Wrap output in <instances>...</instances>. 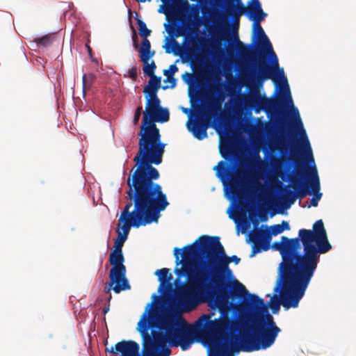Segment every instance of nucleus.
<instances>
[{
  "label": "nucleus",
  "mask_w": 356,
  "mask_h": 356,
  "mask_svg": "<svg viewBox=\"0 0 356 356\" xmlns=\"http://www.w3.org/2000/svg\"><path fill=\"white\" fill-rule=\"evenodd\" d=\"M124 257L122 251L113 250L109 254V263L112 268L109 272L110 281L108 286L105 287V292L109 293L111 289L115 293L122 291L129 290L131 286L126 277L127 269L124 265Z\"/></svg>",
  "instance_id": "nucleus-9"
},
{
  "label": "nucleus",
  "mask_w": 356,
  "mask_h": 356,
  "mask_svg": "<svg viewBox=\"0 0 356 356\" xmlns=\"http://www.w3.org/2000/svg\"><path fill=\"white\" fill-rule=\"evenodd\" d=\"M142 124L138 136V150L134 158L135 170L160 175L153 164L162 163L165 144L161 140L159 129L156 122L164 123L169 120L168 108L161 106V100L147 101L143 112Z\"/></svg>",
  "instance_id": "nucleus-4"
},
{
  "label": "nucleus",
  "mask_w": 356,
  "mask_h": 356,
  "mask_svg": "<svg viewBox=\"0 0 356 356\" xmlns=\"http://www.w3.org/2000/svg\"><path fill=\"white\" fill-rule=\"evenodd\" d=\"M154 274L158 276L160 282L159 290L167 286L172 279V275L170 273V269L167 268L156 270Z\"/></svg>",
  "instance_id": "nucleus-15"
},
{
  "label": "nucleus",
  "mask_w": 356,
  "mask_h": 356,
  "mask_svg": "<svg viewBox=\"0 0 356 356\" xmlns=\"http://www.w3.org/2000/svg\"><path fill=\"white\" fill-rule=\"evenodd\" d=\"M216 80L220 83L215 88L218 97L209 104L207 110H202L195 120H188L187 122V128L189 131L195 138L200 140L207 137V129L212 125V123L219 124L222 118V103L225 98V94L222 92L224 84L220 82V78L217 77Z\"/></svg>",
  "instance_id": "nucleus-7"
},
{
  "label": "nucleus",
  "mask_w": 356,
  "mask_h": 356,
  "mask_svg": "<svg viewBox=\"0 0 356 356\" xmlns=\"http://www.w3.org/2000/svg\"><path fill=\"white\" fill-rule=\"evenodd\" d=\"M199 8L197 4H193L192 6V16L193 17V25L197 28L202 24H203V22L202 18L199 15ZM216 15L215 13H211L209 19H205L204 24L205 26L207 25L208 22H211L212 23L215 24L217 22L216 19Z\"/></svg>",
  "instance_id": "nucleus-14"
},
{
  "label": "nucleus",
  "mask_w": 356,
  "mask_h": 356,
  "mask_svg": "<svg viewBox=\"0 0 356 356\" xmlns=\"http://www.w3.org/2000/svg\"><path fill=\"white\" fill-rule=\"evenodd\" d=\"M132 40H133V45H134V47L135 49H137L138 47V36L136 33V32L134 31V35H133V37H132Z\"/></svg>",
  "instance_id": "nucleus-29"
},
{
  "label": "nucleus",
  "mask_w": 356,
  "mask_h": 356,
  "mask_svg": "<svg viewBox=\"0 0 356 356\" xmlns=\"http://www.w3.org/2000/svg\"><path fill=\"white\" fill-rule=\"evenodd\" d=\"M236 1H240L241 0H235Z\"/></svg>",
  "instance_id": "nucleus-37"
},
{
  "label": "nucleus",
  "mask_w": 356,
  "mask_h": 356,
  "mask_svg": "<svg viewBox=\"0 0 356 356\" xmlns=\"http://www.w3.org/2000/svg\"><path fill=\"white\" fill-rule=\"evenodd\" d=\"M146 0H137L138 2H145Z\"/></svg>",
  "instance_id": "nucleus-32"
},
{
  "label": "nucleus",
  "mask_w": 356,
  "mask_h": 356,
  "mask_svg": "<svg viewBox=\"0 0 356 356\" xmlns=\"http://www.w3.org/2000/svg\"><path fill=\"white\" fill-rule=\"evenodd\" d=\"M167 71H168L169 76H174V74L178 71V67L175 64H172Z\"/></svg>",
  "instance_id": "nucleus-28"
},
{
  "label": "nucleus",
  "mask_w": 356,
  "mask_h": 356,
  "mask_svg": "<svg viewBox=\"0 0 356 356\" xmlns=\"http://www.w3.org/2000/svg\"><path fill=\"white\" fill-rule=\"evenodd\" d=\"M261 149L263 161L260 158H248L241 162L236 172H234L237 154L229 138L220 145L219 150L225 161H220L213 168L216 176L221 180L236 201L235 215L229 218L238 221L245 233L251 224L254 229L250 234L252 242L267 243V225L259 227L261 222L267 221V122L262 124Z\"/></svg>",
  "instance_id": "nucleus-1"
},
{
  "label": "nucleus",
  "mask_w": 356,
  "mask_h": 356,
  "mask_svg": "<svg viewBox=\"0 0 356 356\" xmlns=\"http://www.w3.org/2000/svg\"><path fill=\"white\" fill-rule=\"evenodd\" d=\"M136 20L140 35L143 37V39H147V38L151 34V30L147 27L146 24L142 19L137 18Z\"/></svg>",
  "instance_id": "nucleus-18"
},
{
  "label": "nucleus",
  "mask_w": 356,
  "mask_h": 356,
  "mask_svg": "<svg viewBox=\"0 0 356 356\" xmlns=\"http://www.w3.org/2000/svg\"><path fill=\"white\" fill-rule=\"evenodd\" d=\"M118 238L115 239L114 243V249L115 250L122 251V246L127 240L126 236H122V232L117 229Z\"/></svg>",
  "instance_id": "nucleus-20"
},
{
  "label": "nucleus",
  "mask_w": 356,
  "mask_h": 356,
  "mask_svg": "<svg viewBox=\"0 0 356 356\" xmlns=\"http://www.w3.org/2000/svg\"><path fill=\"white\" fill-rule=\"evenodd\" d=\"M209 40L203 38H198L197 40L193 42V48L190 50L193 54H195L197 60H201V58L209 52Z\"/></svg>",
  "instance_id": "nucleus-13"
},
{
  "label": "nucleus",
  "mask_w": 356,
  "mask_h": 356,
  "mask_svg": "<svg viewBox=\"0 0 356 356\" xmlns=\"http://www.w3.org/2000/svg\"><path fill=\"white\" fill-rule=\"evenodd\" d=\"M205 10H206V8H204V9L202 10V13H205Z\"/></svg>",
  "instance_id": "nucleus-34"
},
{
  "label": "nucleus",
  "mask_w": 356,
  "mask_h": 356,
  "mask_svg": "<svg viewBox=\"0 0 356 356\" xmlns=\"http://www.w3.org/2000/svg\"><path fill=\"white\" fill-rule=\"evenodd\" d=\"M225 1L226 7L223 14L218 15V20L222 23L232 19L234 23L238 24L239 18L242 15H246L254 22H260L266 15L263 12L259 0H251L246 7L241 1H236L237 3H234L230 0Z\"/></svg>",
  "instance_id": "nucleus-8"
},
{
  "label": "nucleus",
  "mask_w": 356,
  "mask_h": 356,
  "mask_svg": "<svg viewBox=\"0 0 356 356\" xmlns=\"http://www.w3.org/2000/svg\"><path fill=\"white\" fill-rule=\"evenodd\" d=\"M129 77L131 79V80L135 81L137 79V67H132L129 70Z\"/></svg>",
  "instance_id": "nucleus-26"
},
{
  "label": "nucleus",
  "mask_w": 356,
  "mask_h": 356,
  "mask_svg": "<svg viewBox=\"0 0 356 356\" xmlns=\"http://www.w3.org/2000/svg\"><path fill=\"white\" fill-rule=\"evenodd\" d=\"M147 86L159 90L161 86V77L156 76H150Z\"/></svg>",
  "instance_id": "nucleus-22"
},
{
  "label": "nucleus",
  "mask_w": 356,
  "mask_h": 356,
  "mask_svg": "<svg viewBox=\"0 0 356 356\" xmlns=\"http://www.w3.org/2000/svg\"><path fill=\"white\" fill-rule=\"evenodd\" d=\"M168 340L175 346H180L182 350L190 348L194 342L191 328L183 321L181 324L172 320H165L163 327Z\"/></svg>",
  "instance_id": "nucleus-10"
},
{
  "label": "nucleus",
  "mask_w": 356,
  "mask_h": 356,
  "mask_svg": "<svg viewBox=\"0 0 356 356\" xmlns=\"http://www.w3.org/2000/svg\"><path fill=\"white\" fill-rule=\"evenodd\" d=\"M87 47H88V52H89V54H91V52H92V49H91V48L90 47V46H87Z\"/></svg>",
  "instance_id": "nucleus-31"
},
{
  "label": "nucleus",
  "mask_w": 356,
  "mask_h": 356,
  "mask_svg": "<svg viewBox=\"0 0 356 356\" xmlns=\"http://www.w3.org/2000/svg\"><path fill=\"white\" fill-rule=\"evenodd\" d=\"M254 40H261V79L267 80V35L259 22H254Z\"/></svg>",
  "instance_id": "nucleus-11"
},
{
  "label": "nucleus",
  "mask_w": 356,
  "mask_h": 356,
  "mask_svg": "<svg viewBox=\"0 0 356 356\" xmlns=\"http://www.w3.org/2000/svg\"><path fill=\"white\" fill-rule=\"evenodd\" d=\"M160 177L132 168L127 178V197L130 200L124 207L118 226L122 236L127 238L131 227L138 228L157 222L160 213L169 205L161 186L154 182Z\"/></svg>",
  "instance_id": "nucleus-3"
},
{
  "label": "nucleus",
  "mask_w": 356,
  "mask_h": 356,
  "mask_svg": "<svg viewBox=\"0 0 356 356\" xmlns=\"http://www.w3.org/2000/svg\"><path fill=\"white\" fill-rule=\"evenodd\" d=\"M205 240L202 247L207 254L200 261L197 269L201 279L207 278L205 299L228 298L231 285L227 277L232 275L229 264L234 262L237 265L241 259L236 255L227 256L218 236L207 237Z\"/></svg>",
  "instance_id": "nucleus-6"
},
{
  "label": "nucleus",
  "mask_w": 356,
  "mask_h": 356,
  "mask_svg": "<svg viewBox=\"0 0 356 356\" xmlns=\"http://www.w3.org/2000/svg\"><path fill=\"white\" fill-rule=\"evenodd\" d=\"M261 108L267 114V97L264 95L261 100Z\"/></svg>",
  "instance_id": "nucleus-27"
},
{
  "label": "nucleus",
  "mask_w": 356,
  "mask_h": 356,
  "mask_svg": "<svg viewBox=\"0 0 356 356\" xmlns=\"http://www.w3.org/2000/svg\"><path fill=\"white\" fill-rule=\"evenodd\" d=\"M154 51H151V44L148 39H143L141 46L139 49V56L141 61L144 63L143 68V72L148 76H155L154 71L156 65L154 60L149 64V60L154 56Z\"/></svg>",
  "instance_id": "nucleus-12"
},
{
  "label": "nucleus",
  "mask_w": 356,
  "mask_h": 356,
  "mask_svg": "<svg viewBox=\"0 0 356 356\" xmlns=\"http://www.w3.org/2000/svg\"><path fill=\"white\" fill-rule=\"evenodd\" d=\"M207 237L211 236H200L193 243L184 246L182 252L178 248H175L173 250L177 266L182 264L181 268H176L175 273L178 277L185 276L188 280L176 295L177 304L186 312L192 311L205 300L207 278L201 279L197 269L200 261L207 254V251L202 247Z\"/></svg>",
  "instance_id": "nucleus-5"
},
{
  "label": "nucleus",
  "mask_w": 356,
  "mask_h": 356,
  "mask_svg": "<svg viewBox=\"0 0 356 356\" xmlns=\"http://www.w3.org/2000/svg\"><path fill=\"white\" fill-rule=\"evenodd\" d=\"M163 74L167 76V79L165 81H168L171 83L170 88H174L176 85V79L174 78V76H169L168 71H164Z\"/></svg>",
  "instance_id": "nucleus-25"
},
{
  "label": "nucleus",
  "mask_w": 356,
  "mask_h": 356,
  "mask_svg": "<svg viewBox=\"0 0 356 356\" xmlns=\"http://www.w3.org/2000/svg\"><path fill=\"white\" fill-rule=\"evenodd\" d=\"M167 88H168V86H164L163 88L166 89Z\"/></svg>",
  "instance_id": "nucleus-36"
},
{
  "label": "nucleus",
  "mask_w": 356,
  "mask_h": 356,
  "mask_svg": "<svg viewBox=\"0 0 356 356\" xmlns=\"http://www.w3.org/2000/svg\"><path fill=\"white\" fill-rule=\"evenodd\" d=\"M237 283L240 291L248 296L241 305L243 321L229 317L228 309L220 306L219 318L210 320L208 315H203L200 319H204L207 323L209 356H234L235 353L267 348V304L258 296L249 293L244 285Z\"/></svg>",
  "instance_id": "nucleus-2"
},
{
  "label": "nucleus",
  "mask_w": 356,
  "mask_h": 356,
  "mask_svg": "<svg viewBox=\"0 0 356 356\" xmlns=\"http://www.w3.org/2000/svg\"><path fill=\"white\" fill-rule=\"evenodd\" d=\"M108 311H109V305H108V306H106V307H104L103 308V310H102V312H103L104 314H106V313H108Z\"/></svg>",
  "instance_id": "nucleus-30"
},
{
  "label": "nucleus",
  "mask_w": 356,
  "mask_h": 356,
  "mask_svg": "<svg viewBox=\"0 0 356 356\" xmlns=\"http://www.w3.org/2000/svg\"><path fill=\"white\" fill-rule=\"evenodd\" d=\"M95 79L96 76L92 73L83 74L82 76L83 95H85L86 90H89L91 88Z\"/></svg>",
  "instance_id": "nucleus-16"
},
{
  "label": "nucleus",
  "mask_w": 356,
  "mask_h": 356,
  "mask_svg": "<svg viewBox=\"0 0 356 356\" xmlns=\"http://www.w3.org/2000/svg\"><path fill=\"white\" fill-rule=\"evenodd\" d=\"M159 90L150 86H146L144 88V93L146 94V99L147 101L152 100H159V98L157 96V92Z\"/></svg>",
  "instance_id": "nucleus-17"
},
{
  "label": "nucleus",
  "mask_w": 356,
  "mask_h": 356,
  "mask_svg": "<svg viewBox=\"0 0 356 356\" xmlns=\"http://www.w3.org/2000/svg\"><path fill=\"white\" fill-rule=\"evenodd\" d=\"M240 53L242 56L249 57L251 54L250 47L243 46L242 48H241Z\"/></svg>",
  "instance_id": "nucleus-24"
},
{
  "label": "nucleus",
  "mask_w": 356,
  "mask_h": 356,
  "mask_svg": "<svg viewBox=\"0 0 356 356\" xmlns=\"http://www.w3.org/2000/svg\"><path fill=\"white\" fill-rule=\"evenodd\" d=\"M252 252L250 255V257H254L257 253L261 251H267V243H262L260 242H252Z\"/></svg>",
  "instance_id": "nucleus-21"
},
{
  "label": "nucleus",
  "mask_w": 356,
  "mask_h": 356,
  "mask_svg": "<svg viewBox=\"0 0 356 356\" xmlns=\"http://www.w3.org/2000/svg\"><path fill=\"white\" fill-rule=\"evenodd\" d=\"M34 42L38 47H47L52 43L53 37L49 35H46L42 37L35 38Z\"/></svg>",
  "instance_id": "nucleus-19"
},
{
  "label": "nucleus",
  "mask_w": 356,
  "mask_h": 356,
  "mask_svg": "<svg viewBox=\"0 0 356 356\" xmlns=\"http://www.w3.org/2000/svg\"><path fill=\"white\" fill-rule=\"evenodd\" d=\"M167 53H170V51L169 49H166Z\"/></svg>",
  "instance_id": "nucleus-35"
},
{
  "label": "nucleus",
  "mask_w": 356,
  "mask_h": 356,
  "mask_svg": "<svg viewBox=\"0 0 356 356\" xmlns=\"http://www.w3.org/2000/svg\"><path fill=\"white\" fill-rule=\"evenodd\" d=\"M184 3H185L186 5H187V6H188V2H187L186 1H184Z\"/></svg>",
  "instance_id": "nucleus-33"
},
{
  "label": "nucleus",
  "mask_w": 356,
  "mask_h": 356,
  "mask_svg": "<svg viewBox=\"0 0 356 356\" xmlns=\"http://www.w3.org/2000/svg\"><path fill=\"white\" fill-rule=\"evenodd\" d=\"M143 111V107L141 106H138L134 112V119H133V123L134 125L137 124L139 122L141 113Z\"/></svg>",
  "instance_id": "nucleus-23"
}]
</instances>
